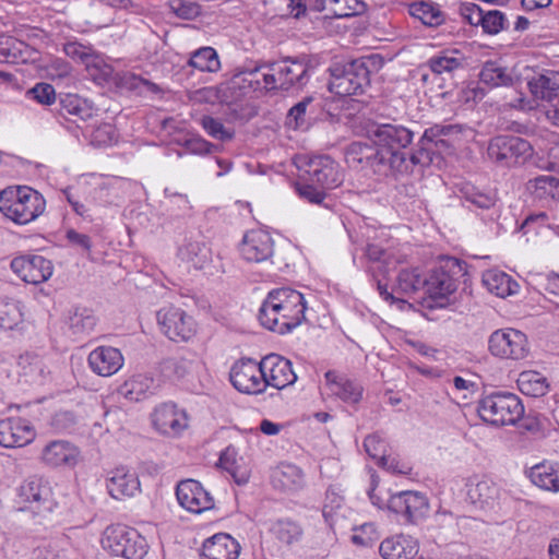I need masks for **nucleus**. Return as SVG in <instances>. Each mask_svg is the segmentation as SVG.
Here are the masks:
<instances>
[{
  "label": "nucleus",
  "mask_w": 559,
  "mask_h": 559,
  "mask_svg": "<svg viewBox=\"0 0 559 559\" xmlns=\"http://www.w3.org/2000/svg\"><path fill=\"white\" fill-rule=\"evenodd\" d=\"M369 138L373 146L353 143L347 157L353 162L366 163L379 175L408 174L413 166L423 163L424 157L428 159V154L424 151L407 155L405 150L413 141V132L403 126H376L369 130Z\"/></svg>",
  "instance_id": "nucleus-1"
},
{
  "label": "nucleus",
  "mask_w": 559,
  "mask_h": 559,
  "mask_svg": "<svg viewBox=\"0 0 559 559\" xmlns=\"http://www.w3.org/2000/svg\"><path fill=\"white\" fill-rule=\"evenodd\" d=\"M302 181L296 182L300 198L313 204H321L325 191L342 185L344 176L337 163L329 156L299 157L297 163Z\"/></svg>",
  "instance_id": "nucleus-2"
},
{
  "label": "nucleus",
  "mask_w": 559,
  "mask_h": 559,
  "mask_svg": "<svg viewBox=\"0 0 559 559\" xmlns=\"http://www.w3.org/2000/svg\"><path fill=\"white\" fill-rule=\"evenodd\" d=\"M306 309L301 293L290 288L274 289L263 301L259 320L264 328L284 334L301 324Z\"/></svg>",
  "instance_id": "nucleus-3"
},
{
  "label": "nucleus",
  "mask_w": 559,
  "mask_h": 559,
  "mask_svg": "<svg viewBox=\"0 0 559 559\" xmlns=\"http://www.w3.org/2000/svg\"><path fill=\"white\" fill-rule=\"evenodd\" d=\"M480 418L493 426L514 425L524 414L521 400L512 393H492L483 397L477 407Z\"/></svg>",
  "instance_id": "nucleus-4"
},
{
  "label": "nucleus",
  "mask_w": 559,
  "mask_h": 559,
  "mask_svg": "<svg viewBox=\"0 0 559 559\" xmlns=\"http://www.w3.org/2000/svg\"><path fill=\"white\" fill-rule=\"evenodd\" d=\"M103 548L116 557L142 559L147 544L135 530L124 525L108 526L102 537Z\"/></svg>",
  "instance_id": "nucleus-5"
},
{
  "label": "nucleus",
  "mask_w": 559,
  "mask_h": 559,
  "mask_svg": "<svg viewBox=\"0 0 559 559\" xmlns=\"http://www.w3.org/2000/svg\"><path fill=\"white\" fill-rule=\"evenodd\" d=\"M267 68L263 73V83L266 90H288L295 84L302 85L308 73V64L302 60L284 59L265 66H259L254 70L247 72V75H253L259 70Z\"/></svg>",
  "instance_id": "nucleus-6"
},
{
  "label": "nucleus",
  "mask_w": 559,
  "mask_h": 559,
  "mask_svg": "<svg viewBox=\"0 0 559 559\" xmlns=\"http://www.w3.org/2000/svg\"><path fill=\"white\" fill-rule=\"evenodd\" d=\"M156 318L160 332L173 342H189L198 333L197 321L180 307H163Z\"/></svg>",
  "instance_id": "nucleus-7"
},
{
  "label": "nucleus",
  "mask_w": 559,
  "mask_h": 559,
  "mask_svg": "<svg viewBox=\"0 0 559 559\" xmlns=\"http://www.w3.org/2000/svg\"><path fill=\"white\" fill-rule=\"evenodd\" d=\"M368 83V70L364 62L355 60L345 64H335L331 70L329 90L345 97L356 95Z\"/></svg>",
  "instance_id": "nucleus-8"
},
{
  "label": "nucleus",
  "mask_w": 559,
  "mask_h": 559,
  "mask_svg": "<svg viewBox=\"0 0 559 559\" xmlns=\"http://www.w3.org/2000/svg\"><path fill=\"white\" fill-rule=\"evenodd\" d=\"M0 211L16 224H27L35 219V204L32 201V189L10 187L0 193Z\"/></svg>",
  "instance_id": "nucleus-9"
},
{
  "label": "nucleus",
  "mask_w": 559,
  "mask_h": 559,
  "mask_svg": "<svg viewBox=\"0 0 559 559\" xmlns=\"http://www.w3.org/2000/svg\"><path fill=\"white\" fill-rule=\"evenodd\" d=\"M489 352L502 359H524L530 352L526 335L515 329H500L491 333L488 341Z\"/></svg>",
  "instance_id": "nucleus-10"
},
{
  "label": "nucleus",
  "mask_w": 559,
  "mask_h": 559,
  "mask_svg": "<svg viewBox=\"0 0 559 559\" xmlns=\"http://www.w3.org/2000/svg\"><path fill=\"white\" fill-rule=\"evenodd\" d=\"M251 80L247 79V71L238 72L230 80L216 86H206L193 91L190 99L198 104L229 103L239 94L237 91L249 87Z\"/></svg>",
  "instance_id": "nucleus-11"
},
{
  "label": "nucleus",
  "mask_w": 559,
  "mask_h": 559,
  "mask_svg": "<svg viewBox=\"0 0 559 559\" xmlns=\"http://www.w3.org/2000/svg\"><path fill=\"white\" fill-rule=\"evenodd\" d=\"M229 379L236 390L245 394H260L265 391L262 362L253 359H241L235 362Z\"/></svg>",
  "instance_id": "nucleus-12"
},
{
  "label": "nucleus",
  "mask_w": 559,
  "mask_h": 559,
  "mask_svg": "<svg viewBox=\"0 0 559 559\" xmlns=\"http://www.w3.org/2000/svg\"><path fill=\"white\" fill-rule=\"evenodd\" d=\"M488 155L497 162L513 159L514 163H518L532 155V145L519 136L499 135L490 141Z\"/></svg>",
  "instance_id": "nucleus-13"
},
{
  "label": "nucleus",
  "mask_w": 559,
  "mask_h": 559,
  "mask_svg": "<svg viewBox=\"0 0 559 559\" xmlns=\"http://www.w3.org/2000/svg\"><path fill=\"white\" fill-rule=\"evenodd\" d=\"M265 389L270 385L283 390L293 385L297 374L293 370L292 362L277 354H269L261 359Z\"/></svg>",
  "instance_id": "nucleus-14"
},
{
  "label": "nucleus",
  "mask_w": 559,
  "mask_h": 559,
  "mask_svg": "<svg viewBox=\"0 0 559 559\" xmlns=\"http://www.w3.org/2000/svg\"><path fill=\"white\" fill-rule=\"evenodd\" d=\"M176 496L179 504L191 513H202L214 507V499L203 486L193 479L177 485Z\"/></svg>",
  "instance_id": "nucleus-15"
},
{
  "label": "nucleus",
  "mask_w": 559,
  "mask_h": 559,
  "mask_svg": "<svg viewBox=\"0 0 559 559\" xmlns=\"http://www.w3.org/2000/svg\"><path fill=\"white\" fill-rule=\"evenodd\" d=\"M274 252V242L269 233L253 229L245 234L241 245V257L251 263L267 261Z\"/></svg>",
  "instance_id": "nucleus-16"
},
{
  "label": "nucleus",
  "mask_w": 559,
  "mask_h": 559,
  "mask_svg": "<svg viewBox=\"0 0 559 559\" xmlns=\"http://www.w3.org/2000/svg\"><path fill=\"white\" fill-rule=\"evenodd\" d=\"M152 423L157 431L166 436H178L188 427V416L175 404L164 403L152 414Z\"/></svg>",
  "instance_id": "nucleus-17"
},
{
  "label": "nucleus",
  "mask_w": 559,
  "mask_h": 559,
  "mask_svg": "<svg viewBox=\"0 0 559 559\" xmlns=\"http://www.w3.org/2000/svg\"><path fill=\"white\" fill-rule=\"evenodd\" d=\"M106 488L111 498L124 500L140 493L141 484L135 472L120 466L108 473Z\"/></svg>",
  "instance_id": "nucleus-18"
},
{
  "label": "nucleus",
  "mask_w": 559,
  "mask_h": 559,
  "mask_svg": "<svg viewBox=\"0 0 559 559\" xmlns=\"http://www.w3.org/2000/svg\"><path fill=\"white\" fill-rule=\"evenodd\" d=\"M34 437L33 427L25 419L8 418L0 421V445L4 448L24 447Z\"/></svg>",
  "instance_id": "nucleus-19"
},
{
  "label": "nucleus",
  "mask_w": 559,
  "mask_h": 559,
  "mask_svg": "<svg viewBox=\"0 0 559 559\" xmlns=\"http://www.w3.org/2000/svg\"><path fill=\"white\" fill-rule=\"evenodd\" d=\"M88 365L98 376L109 377L121 369L123 356L115 347L99 346L90 353Z\"/></svg>",
  "instance_id": "nucleus-20"
},
{
  "label": "nucleus",
  "mask_w": 559,
  "mask_h": 559,
  "mask_svg": "<svg viewBox=\"0 0 559 559\" xmlns=\"http://www.w3.org/2000/svg\"><path fill=\"white\" fill-rule=\"evenodd\" d=\"M324 378L329 394L348 404H356L361 400L364 389L360 384L335 371L325 372Z\"/></svg>",
  "instance_id": "nucleus-21"
},
{
  "label": "nucleus",
  "mask_w": 559,
  "mask_h": 559,
  "mask_svg": "<svg viewBox=\"0 0 559 559\" xmlns=\"http://www.w3.org/2000/svg\"><path fill=\"white\" fill-rule=\"evenodd\" d=\"M240 546L228 534H216L206 539L202 548V559H237Z\"/></svg>",
  "instance_id": "nucleus-22"
},
{
  "label": "nucleus",
  "mask_w": 559,
  "mask_h": 559,
  "mask_svg": "<svg viewBox=\"0 0 559 559\" xmlns=\"http://www.w3.org/2000/svg\"><path fill=\"white\" fill-rule=\"evenodd\" d=\"M467 498L480 509L495 508L500 499V488L489 479L471 480L467 484Z\"/></svg>",
  "instance_id": "nucleus-23"
},
{
  "label": "nucleus",
  "mask_w": 559,
  "mask_h": 559,
  "mask_svg": "<svg viewBox=\"0 0 559 559\" xmlns=\"http://www.w3.org/2000/svg\"><path fill=\"white\" fill-rule=\"evenodd\" d=\"M181 262L195 270H204L212 261L211 249L202 241L187 240L177 253Z\"/></svg>",
  "instance_id": "nucleus-24"
},
{
  "label": "nucleus",
  "mask_w": 559,
  "mask_h": 559,
  "mask_svg": "<svg viewBox=\"0 0 559 559\" xmlns=\"http://www.w3.org/2000/svg\"><path fill=\"white\" fill-rule=\"evenodd\" d=\"M366 257L376 264V269L383 275L393 271L397 264L404 263L407 255L397 250H388L376 243H368L366 248Z\"/></svg>",
  "instance_id": "nucleus-25"
},
{
  "label": "nucleus",
  "mask_w": 559,
  "mask_h": 559,
  "mask_svg": "<svg viewBox=\"0 0 559 559\" xmlns=\"http://www.w3.org/2000/svg\"><path fill=\"white\" fill-rule=\"evenodd\" d=\"M417 551V542L405 535L386 538L380 545V554L383 559H414Z\"/></svg>",
  "instance_id": "nucleus-26"
},
{
  "label": "nucleus",
  "mask_w": 559,
  "mask_h": 559,
  "mask_svg": "<svg viewBox=\"0 0 559 559\" xmlns=\"http://www.w3.org/2000/svg\"><path fill=\"white\" fill-rule=\"evenodd\" d=\"M527 86L535 98L551 103L559 97V72L545 71L528 80Z\"/></svg>",
  "instance_id": "nucleus-27"
},
{
  "label": "nucleus",
  "mask_w": 559,
  "mask_h": 559,
  "mask_svg": "<svg viewBox=\"0 0 559 559\" xmlns=\"http://www.w3.org/2000/svg\"><path fill=\"white\" fill-rule=\"evenodd\" d=\"M41 459L51 466H74L78 463L79 450L67 441H52L44 450Z\"/></svg>",
  "instance_id": "nucleus-28"
},
{
  "label": "nucleus",
  "mask_w": 559,
  "mask_h": 559,
  "mask_svg": "<svg viewBox=\"0 0 559 559\" xmlns=\"http://www.w3.org/2000/svg\"><path fill=\"white\" fill-rule=\"evenodd\" d=\"M532 484L548 492H559V463L543 462L528 471Z\"/></svg>",
  "instance_id": "nucleus-29"
},
{
  "label": "nucleus",
  "mask_w": 559,
  "mask_h": 559,
  "mask_svg": "<svg viewBox=\"0 0 559 559\" xmlns=\"http://www.w3.org/2000/svg\"><path fill=\"white\" fill-rule=\"evenodd\" d=\"M221 466L231 475L235 483L245 485L251 475L250 462L239 456L235 448L228 447L219 456Z\"/></svg>",
  "instance_id": "nucleus-30"
},
{
  "label": "nucleus",
  "mask_w": 559,
  "mask_h": 559,
  "mask_svg": "<svg viewBox=\"0 0 559 559\" xmlns=\"http://www.w3.org/2000/svg\"><path fill=\"white\" fill-rule=\"evenodd\" d=\"M272 483L278 489L294 491L304 487L305 475L294 464H281L273 471Z\"/></svg>",
  "instance_id": "nucleus-31"
},
{
  "label": "nucleus",
  "mask_w": 559,
  "mask_h": 559,
  "mask_svg": "<svg viewBox=\"0 0 559 559\" xmlns=\"http://www.w3.org/2000/svg\"><path fill=\"white\" fill-rule=\"evenodd\" d=\"M483 283L486 288L500 298L514 295L519 285L510 275L499 270H488L483 275Z\"/></svg>",
  "instance_id": "nucleus-32"
},
{
  "label": "nucleus",
  "mask_w": 559,
  "mask_h": 559,
  "mask_svg": "<svg viewBox=\"0 0 559 559\" xmlns=\"http://www.w3.org/2000/svg\"><path fill=\"white\" fill-rule=\"evenodd\" d=\"M423 289L432 299H444L455 290V284L445 271L436 270L424 280Z\"/></svg>",
  "instance_id": "nucleus-33"
},
{
  "label": "nucleus",
  "mask_w": 559,
  "mask_h": 559,
  "mask_svg": "<svg viewBox=\"0 0 559 559\" xmlns=\"http://www.w3.org/2000/svg\"><path fill=\"white\" fill-rule=\"evenodd\" d=\"M97 324V319L92 310L76 307L70 311L68 325L71 333L81 338L92 334Z\"/></svg>",
  "instance_id": "nucleus-34"
},
{
  "label": "nucleus",
  "mask_w": 559,
  "mask_h": 559,
  "mask_svg": "<svg viewBox=\"0 0 559 559\" xmlns=\"http://www.w3.org/2000/svg\"><path fill=\"white\" fill-rule=\"evenodd\" d=\"M271 533L281 545L290 547L301 540L304 530L293 520L281 519L273 523Z\"/></svg>",
  "instance_id": "nucleus-35"
},
{
  "label": "nucleus",
  "mask_w": 559,
  "mask_h": 559,
  "mask_svg": "<svg viewBox=\"0 0 559 559\" xmlns=\"http://www.w3.org/2000/svg\"><path fill=\"white\" fill-rule=\"evenodd\" d=\"M364 447L369 456L376 460L380 466L392 472L406 473L404 468H399L395 459L385 455V443L379 436H368L364 441Z\"/></svg>",
  "instance_id": "nucleus-36"
},
{
  "label": "nucleus",
  "mask_w": 559,
  "mask_h": 559,
  "mask_svg": "<svg viewBox=\"0 0 559 559\" xmlns=\"http://www.w3.org/2000/svg\"><path fill=\"white\" fill-rule=\"evenodd\" d=\"M519 390L528 396L539 397L547 393L549 384L547 378L534 370H526L518 378Z\"/></svg>",
  "instance_id": "nucleus-37"
},
{
  "label": "nucleus",
  "mask_w": 559,
  "mask_h": 559,
  "mask_svg": "<svg viewBox=\"0 0 559 559\" xmlns=\"http://www.w3.org/2000/svg\"><path fill=\"white\" fill-rule=\"evenodd\" d=\"M464 57L457 50H444L433 56L428 61L431 72L438 75L452 73L463 67Z\"/></svg>",
  "instance_id": "nucleus-38"
},
{
  "label": "nucleus",
  "mask_w": 559,
  "mask_h": 559,
  "mask_svg": "<svg viewBox=\"0 0 559 559\" xmlns=\"http://www.w3.org/2000/svg\"><path fill=\"white\" fill-rule=\"evenodd\" d=\"M23 308L17 300L0 297V329L13 330L23 322Z\"/></svg>",
  "instance_id": "nucleus-39"
},
{
  "label": "nucleus",
  "mask_w": 559,
  "mask_h": 559,
  "mask_svg": "<svg viewBox=\"0 0 559 559\" xmlns=\"http://www.w3.org/2000/svg\"><path fill=\"white\" fill-rule=\"evenodd\" d=\"M527 191L537 199H547L558 201L559 198V178L554 176H538L526 183Z\"/></svg>",
  "instance_id": "nucleus-40"
},
{
  "label": "nucleus",
  "mask_w": 559,
  "mask_h": 559,
  "mask_svg": "<svg viewBox=\"0 0 559 559\" xmlns=\"http://www.w3.org/2000/svg\"><path fill=\"white\" fill-rule=\"evenodd\" d=\"M155 381L147 374H135L127 380L121 391L126 397L132 401H139L155 390Z\"/></svg>",
  "instance_id": "nucleus-41"
},
{
  "label": "nucleus",
  "mask_w": 559,
  "mask_h": 559,
  "mask_svg": "<svg viewBox=\"0 0 559 559\" xmlns=\"http://www.w3.org/2000/svg\"><path fill=\"white\" fill-rule=\"evenodd\" d=\"M479 78L483 83L490 86H507L513 83L511 71L493 61L484 64Z\"/></svg>",
  "instance_id": "nucleus-42"
},
{
  "label": "nucleus",
  "mask_w": 559,
  "mask_h": 559,
  "mask_svg": "<svg viewBox=\"0 0 559 559\" xmlns=\"http://www.w3.org/2000/svg\"><path fill=\"white\" fill-rule=\"evenodd\" d=\"M188 63L202 72H217L221 69L218 55L212 47H202L194 51Z\"/></svg>",
  "instance_id": "nucleus-43"
},
{
  "label": "nucleus",
  "mask_w": 559,
  "mask_h": 559,
  "mask_svg": "<svg viewBox=\"0 0 559 559\" xmlns=\"http://www.w3.org/2000/svg\"><path fill=\"white\" fill-rule=\"evenodd\" d=\"M90 78L97 84H104L111 80L114 69L105 59L94 52L84 63Z\"/></svg>",
  "instance_id": "nucleus-44"
},
{
  "label": "nucleus",
  "mask_w": 559,
  "mask_h": 559,
  "mask_svg": "<svg viewBox=\"0 0 559 559\" xmlns=\"http://www.w3.org/2000/svg\"><path fill=\"white\" fill-rule=\"evenodd\" d=\"M60 104L68 114L78 116L82 120L91 118L94 114L92 104L76 94L61 96Z\"/></svg>",
  "instance_id": "nucleus-45"
},
{
  "label": "nucleus",
  "mask_w": 559,
  "mask_h": 559,
  "mask_svg": "<svg viewBox=\"0 0 559 559\" xmlns=\"http://www.w3.org/2000/svg\"><path fill=\"white\" fill-rule=\"evenodd\" d=\"M409 13L418 19L424 25L437 26L442 23L441 12L427 2H416L409 7Z\"/></svg>",
  "instance_id": "nucleus-46"
},
{
  "label": "nucleus",
  "mask_w": 559,
  "mask_h": 559,
  "mask_svg": "<svg viewBox=\"0 0 559 559\" xmlns=\"http://www.w3.org/2000/svg\"><path fill=\"white\" fill-rule=\"evenodd\" d=\"M11 270L23 282L35 284V257L21 254L11 261Z\"/></svg>",
  "instance_id": "nucleus-47"
},
{
  "label": "nucleus",
  "mask_w": 559,
  "mask_h": 559,
  "mask_svg": "<svg viewBox=\"0 0 559 559\" xmlns=\"http://www.w3.org/2000/svg\"><path fill=\"white\" fill-rule=\"evenodd\" d=\"M429 509L428 501L425 496L419 492L408 491L405 516L409 522H417L425 518Z\"/></svg>",
  "instance_id": "nucleus-48"
},
{
  "label": "nucleus",
  "mask_w": 559,
  "mask_h": 559,
  "mask_svg": "<svg viewBox=\"0 0 559 559\" xmlns=\"http://www.w3.org/2000/svg\"><path fill=\"white\" fill-rule=\"evenodd\" d=\"M397 289L404 294H413L423 288L424 281L421 280L418 269L402 270L397 276Z\"/></svg>",
  "instance_id": "nucleus-49"
},
{
  "label": "nucleus",
  "mask_w": 559,
  "mask_h": 559,
  "mask_svg": "<svg viewBox=\"0 0 559 559\" xmlns=\"http://www.w3.org/2000/svg\"><path fill=\"white\" fill-rule=\"evenodd\" d=\"M118 141L116 128L110 123L97 126L91 133V143L94 146H110Z\"/></svg>",
  "instance_id": "nucleus-50"
},
{
  "label": "nucleus",
  "mask_w": 559,
  "mask_h": 559,
  "mask_svg": "<svg viewBox=\"0 0 559 559\" xmlns=\"http://www.w3.org/2000/svg\"><path fill=\"white\" fill-rule=\"evenodd\" d=\"M200 123L205 132L216 140L228 141L234 136V132L231 130L225 128L219 120L211 116L202 117Z\"/></svg>",
  "instance_id": "nucleus-51"
},
{
  "label": "nucleus",
  "mask_w": 559,
  "mask_h": 559,
  "mask_svg": "<svg viewBox=\"0 0 559 559\" xmlns=\"http://www.w3.org/2000/svg\"><path fill=\"white\" fill-rule=\"evenodd\" d=\"M177 143L185 146L188 152L199 155L210 154L215 147L200 135H186L182 140H177Z\"/></svg>",
  "instance_id": "nucleus-52"
},
{
  "label": "nucleus",
  "mask_w": 559,
  "mask_h": 559,
  "mask_svg": "<svg viewBox=\"0 0 559 559\" xmlns=\"http://www.w3.org/2000/svg\"><path fill=\"white\" fill-rule=\"evenodd\" d=\"M506 22V16L501 11L490 10L484 13V21L480 26L485 33L496 35L504 28Z\"/></svg>",
  "instance_id": "nucleus-53"
},
{
  "label": "nucleus",
  "mask_w": 559,
  "mask_h": 559,
  "mask_svg": "<svg viewBox=\"0 0 559 559\" xmlns=\"http://www.w3.org/2000/svg\"><path fill=\"white\" fill-rule=\"evenodd\" d=\"M379 538V534L373 523H365L354 530L352 536L353 543L360 546H370Z\"/></svg>",
  "instance_id": "nucleus-54"
},
{
  "label": "nucleus",
  "mask_w": 559,
  "mask_h": 559,
  "mask_svg": "<svg viewBox=\"0 0 559 559\" xmlns=\"http://www.w3.org/2000/svg\"><path fill=\"white\" fill-rule=\"evenodd\" d=\"M64 53L75 61H80L83 64L87 59L95 52L92 47L85 46L78 41H68L63 46Z\"/></svg>",
  "instance_id": "nucleus-55"
},
{
  "label": "nucleus",
  "mask_w": 559,
  "mask_h": 559,
  "mask_svg": "<svg viewBox=\"0 0 559 559\" xmlns=\"http://www.w3.org/2000/svg\"><path fill=\"white\" fill-rule=\"evenodd\" d=\"M171 9L177 16L185 20H192L200 14V7L197 3L182 0L173 1Z\"/></svg>",
  "instance_id": "nucleus-56"
},
{
  "label": "nucleus",
  "mask_w": 559,
  "mask_h": 559,
  "mask_svg": "<svg viewBox=\"0 0 559 559\" xmlns=\"http://www.w3.org/2000/svg\"><path fill=\"white\" fill-rule=\"evenodd\" d=\"M311 103V98H306L294 107L290 108L287 116V124L293 128H299L305 122V114L307 110V106Z\"/></svg>",
  "instance_id": "nucleus-57"
},
{
  "label": "nucleus",
  "mask_w": 559,
  "mask_h": 559,
  "mask_svg": "<svg viewBox=\"0 0 559 559\" xmlns=\"http://www.w3.org/2000/svg\"><path fill=\"white\" fill-rule=\"evenodd\" d=\"M484 91L477 86L468 85L459 93V102L467 107L484 98Z\"/></svg>",
  "instance_id": "nucleus-58"
},
{
  "label": "nucleus",
  "mask_w": 559,
  "mask_h": 559,
  "mask_svg": "<svg viewBox=\"0 0 559 559\" xmlns=\"http://www.w3.org/2000/svg\"><path fill=\"white\" fill-rule=\"evenodd\" d=\"M408 491H402L391 495L386 502V508L394 512L405 515Z\"/></svg>",
  "instance_id": "nucleus-59"
},
{
  "label": "nucleus",
  "mask_w": 559,
  "mask_h": 559,
  "mask_svg": "<svg viewBox=\"0 0 559 559\" xmlns=\"http://www.w3.org/2000/svg\"><path fill=\"white\" fill-rule=\"evenodd\" d=\"M484 11L475 3H469L462 9V15L471 25H481Z\"/></svg>",
  "instance_id": "nucleus-60"
},
{
  "label": "nucleus",
  "mask_w": 559,
  "mask_h": 559,
  "mask_svg": "<svg viewBox=\"0 0 559 559\" xmlns=\"http://www.w3.org/2000/svg\"><path fill=\"white\" fill-rule=\"evenodd\" d=\"M56 91L50 84L37 83V103L49 106L56 102Z\"/></svg>",
  "instance_id": "nucleus-61"
},
{
  "label": "nucleus",
  "mask_w": 559,
  "mask_h": 559,
  "mask_svg": "<svg viewBox=\"0 0 559 559\" xmlns=\"http://www.w3.org/2000/svg\"><path fill=\"white\" fill-rule=\"evenodd\" d=\"M66 238L73 246L80 247L86 251L91 250L92 242L91 238L87 235L80 234L74 229H68L66 233Z\"/></svg>",
  "instance_id": "nucleus-62"
},
{
  "label": "nucleus",
  "mask_w": 559,
  "mask_h": 559,
  "mask_svg": "<svg viewBox=\"0 0 559 559\" xmlns=\"http://www.w3.org/2000/svg\"><path fill=\"white\" fill-rule=\"evenodd\" d=\"M165 370H170L177 378H182L188 372L187 361L183 359H170L164 364Z\"/></svg>",
  "instance_id": "nucleus-63"
},
{
  "label": "nucleus",
  "mask_w": 559,
  "mask_h": 559,
  "mask_svg": "<svg viewBox=\"0 0 559 559\" xmlns=\"http://www.w3.org/2000/svg\"><path fill=\"white\" fill-rule=\"evenodd\" d=\"M342 504V498L337 496L335 492H328L326 493V502L323 506V514L326 516L328 514L332 513L334 509L340 508Z\"/></svg>",
  "instance_id": "nucleus-64"
}]
</instances>
